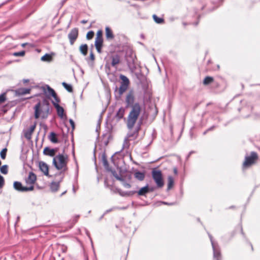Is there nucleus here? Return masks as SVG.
<instances>
[{"mask_svg": "<svg viewBox=\"0 0 260 260\" xmlns=\"http://www.w3.org/2000/svg\"><path fill=\"white\" fill-rule=\"evenodd\" d=\"M135 97L133 91H130L126 95L125 101L127 107H131V110L127 118L126 125L128 129L132 130L138 120L142 108L138 103L134 104Z\"/></svg>", "mask_w": 260, "mask_h": 260, "instance_id": "1", "label": "nucleus"}, {"mask_svg": "<svg viewBox=\"0 0 260 260\" xmlns=\"http://www.w3.org/2000/svg\"><path fill=\"white\" fill-rule=\"evenodd\" d=\"M50 104L46 100H43L42 103L39 102L35 106V117L38 119L42 114L43 118H46L50 112Z\"/></svg>", "mask_w": 260, "mask_h": 260, "instance_id": "2", "label": "nucleus"}, {"mask_svg": "<svg viewBox=\"0 0 260 260\" xmlns=\"http://www.w3.org/2000/svg\"><path fill=\"white\" fill-rule=\"evenodd\" d=\"M6 101L5 93H2L0 95V104L4 103Z\"/></svg>", "mask_w": 260, "mask_h": 260, "instance_id": "40", "label": "nucleus"}, {"mask_svg": "<svg viewBox=\"0 0 260 260\" xmlns=\"http://www.w3.org/2000/svg\"><path fill=\"white\" fill-rule=\"evenodd\" d=\"M208 235L213 248L214 260H221V256L219 246L213 241L212 236L210 234H208Z\"/></svg>", "mask_w": 260, "mask_h": 260, "instance_id": "9", "label": "nucleus"}, {"mask_svg": "<svg viewBox=\"0 0 260 260\" xmlns=\"http://www.w3.org/2000/svg\"><path fill=\"white\" fill-rule=\"evenodd\" d=\"M47 89L49 93L52 96H54L55 95V91L51 88L49 85H47Z\"/></svg>", "mask_w": 260, "mask_h": 260, "instance_id": "36", "label": "nucleus"}, {"mask_svg": "<svg viewBox=\"0 0 260 260\" xmlns=\"http://www.w3.org/2000/svg\"><path fill=\"white\" fill-rule=\"evenodd\" d=\"M52 103L54 107L56 109L58 115L62 118L63 117V114L64 112L63 108L62 107H61L58 104L55 103L53 101H52Z\"/></svg>", "mask_w": 260, "mask_h": 260, "instance_id": "18", "label": "nucleus"}, {"mask_svg": "<svg viewBox=\"0 0 260 260\" xmlns=\"http://www.w3.org/2000/svg\"><path fill=\"white\" fill-rule=\"evenodd\" d=\"M193 153H194V152L193 151H190L189 153L191 155V154H192Z\"/></svg>", "mask_w": 260, "mask_h": 260, "instance_id": "59", "label": "nucleus"}, {"mask_svg": "<svg viewBox=\"0 0 260 260\" xmlns=\"http://www.w3.org/2000/svg\"><path fill=\"white\" fill-rule=\"evenodd\" d=\"M124 112L125 108L123 107H121L117 111L115 117L116 118L117 120H120L123 117Z\"/></svg>", "mask_w": 260, "mask_h": 260, "instance_id": "19", "label": "nucleus"}, {"mask_svg": "<svg viewBox=\"0 0 260 260\" xmlns=\"http://www.w3.org/2000/svg\"><path fill=\"white\" fill-rule=\"evenodd\" d=\"M80 51L84 55L86 56L87 54L88 46L86 44H82L80 47Z\"/></svg>", "mask_w": 260, "mask_h": 260, "instance_id": "27", "label": "nucleus"}, {"mask_svg": "<svg viewBox=\"0 0 260 260\" xmlns=\"http://www.w3.org/2000/svg\"><path fill=\"white\" fill-rule=\"evenodd\" d=\"M153 18L154 21L157 24H161L164 22V20L162 18L158 17L156 15H153Z\"/></svg>", "mask_w": 260, "mask_h": 260, "instance_id": "31", "label": "nucleus"}, {"mask_svg": "<svg viewBox=\"0 0 260 260\" xmlns=\"http://www.w3.org/2000/svg\"><path fill=\"white\" fill-rule=\"evenodd\" d=\"M152 177L158 188H161L164 185L162 175L160 170H153L152 171Z\"/></svg>", "mask_w": 260, "mask_h": 260, "instance_id": "7", "label": "nucleus"}, {"mask_svg": "<svg viewBox=\"0 0 260 260\" xmlns=\"http://www.w3.org/2000/svg\"><path fill=\"white\" fill-rule=\"evenodd\" d=\"M51 59L52 57L49 54H46L41 57V60L44 61H49Z\"/></svg>", "mask_w": 260, "mask_h": 260, "instance_id": "33", "label": "nucleus"}, {"mask_svg": "<svg viewBox=\"0 0 260 260\" xmlns=\"http://www.w3.org/2000/svg\"><path fill=\"white\" fill-rule=\"evenodd\" d=\"M252 106L251 104L248 103L246 106L239 109V111L241 113L242 116L245 118L249 117L252 111Z\"/></svg>", "mask_w": 260, "mask_h": 260, "instance_id": "11", "label": "nucleus"}, {"mask_svg": "<svg viewBox=\"0 0 260 260\" xmlns=\"http://www.w3.org/2000/svg\"><path fill=\"white\" fill-rule=\"evenodd\" d=\"M23 81H24V83H26V82H28V80H24Z\"/></svg>", "mask_w": 260, "mask_h": 260, "instance_id": "57", "label": "nucleus"}, {"mask_svg": "<svg viewBox=\"0 0 260 260\" xmlns=\"http://www.w3.org/2000/svg\"><path fill=\"white\" fill-rule=\"evenodd\" d=\"M257 159V154L254 151L251 152L250 156H245V161L243 164V168H246L252 166L255 162Z\"/></svg>", "mask_w": 260, "mask_h": 260, "instance_id": "6", "label": "nucleus"}, {"mask_svg": "<svg viewBox=\"0 0 260 260\" xmlns=\"http://www.w3.org/2000/svg\"><path fill=\"white\" fill-rule=\"evenodd\" d=\"M78 166L77 164V166H76V177L78 176Z\"/></svg>", "mask_w": 260, "mask_h": 260, "instance_id": "49", "label": "nucleus"}, {"mask_svg": "<svg viewBox=\"0 0 260 260\" xmlns=\"http://www.w3.org/2000/svg\"><path fill=\"white\" fill-rule=\"evenodd\" d=\"M59 187V182H52L50 185V189L51 190L55 192L56 191Z\"/></svg>", "mask_w": 260, "mask_h": 260, "instance_id": "29", "label": "nucleus"}, {"mask_svg": "<svg viewBox=\"0 0 260 260\" xmlns=\"http://www.w3.org/2000/svg\"><path fill=\"white\" fill-rule=\"evenodd\" d=\"M120 79L121 80V81L120 82V86L118 89L119 97L127 90L129 84V79L125 76L120 75Z\"/></svg>", "mask_w": 260, "mask_h": 260, "instance_id": "8", "label": "nucleus"}, {"mask_svg": "<svg viewBox=\"0 0 260 260\" xmlns=\"http://www.w3.org/2000/svg\"><path fill=\"white\" fill-rule=\"evenodd\" d=\"M36 128V124L31 125L28 129L24 132V136L27 140H30L31 138L32 133Z\"/></svg>", "mask_w": 260, "mask_h": 260, "instance_id": "17", "label": "nucleus"}, {"mask_svg": "<svg viewBox=\"0 0 260 260\" xmlns=\"http://www.w3.org/2000/svg\"><path fill=\"white\" fill-rule=\"evenodd\" d=\"M13 186L15 190L20 192H26L34 189L33 185H30L29 187H24L22 186L20 182L18 181H15L13 184Z\"/></svg>", "mask_w": 260, "mask_h": 260, "instance_id": "10", "label": "nucleus"}, {"mask_svg": "<svg viewBox=\"0 0 260 260\" xmlns=\"http://www.w3.org/2000/svg\"><path fill=\"white\" fill-rule=\"evenodd\" d=\"M89 58L92 61H93L95 59L94 54L92 51L90 52Z\"/></svg>", "mask_w": 260, "mask_h": 260, "instance_id": "44", "label": "nucleus"}, {"mask_svg": "<svg viewBox=\"0 0 260 260\" xmlns=\"http://www.w3.org/2000/svg\"><path fill=\"white\" fill-rule=\"evenodd\" d=\"M5 181L3 177L0 175V188H2L4 185Z\"/></svg>", "mask_w": 260, "mask_h": 260, "instance_id": "42", "label": "nucleus"}, {"mask_svg": "<svg viewBox=\"0 0 260 260\" xmlns=\"http://www.w3.org/2000/svg\"><path fill=\"white\" fill-rule=\"evenodd\" d=\"M149 186L148 185H146L145 186L142 187L138 192L137 193L139 196H144L149 192Z\"/></svg>", "mask_w": 260, "mask_h": 260, "instance_id": "21", "label": "nucleus"}, {"mask_svg": "<svg viewBox=\"0 0 260 260\" xmlns=\"http://www.w3.org/2000/svg\"><path fill=\"white\" fill-rule=\"evenodd\" d=\"M37 179L36 175L32 172L29 173L28 176L26 179L27 184L33 185Z\"/></svg>", "mask_w": 260, "mask_h": 260, "instance_id": "15", "label": "nucleus"}, {"mask_svg": "<svg viewBox=\"0 0 260 260\" xmlns=\"http://www.w3.org/2000/svg\"><path fill=\"white\" fill-rule=\"evenodd\" d=\"M94 36V32L92 30L88 31L86 35V38L88 40L91 39Z\"/></svg>", "mask_w": 260, "mask_h": 260, "instance_id": "37", "label": "nucleus"}, {"mask_svg": "<svg viewBox=\"0 0 260 260\" xmlns=\"http://www.w3.org/2000/svg\"><path fill=\"white\" fill-rule=\"evenodd\" d=\"M190 156V154L189 153V154L187 155V157H186V159H188V158L189 157V156Z\"/></svg>", "mask_w": 260, "mask_h": 260, "instance_id": "56", "label": "nucleus"}, {"mask_svg": "<svg viewBox=\"0 0 260 260\" xmlns=\"http://www.w3.org/2000/svg\"><path fill=\"white\" fill-rule=\"evenodd\" d=\"M174 171L175 174H177V169L175 168L174 170Z\"/></svg>", "mask_w": 260, "mask_h": 260, "instance_id": "55", "label": "nucleus"}, {"mask_svg": "<svg viewBox=\"0 0 260 260\" xmlns=\"http://www.w3.org/2000/svg\"><path fill=\"white\" fill-rule=\"evenodd\" d=\"M1 172L3 174H7L8 173V166L7 165H3L1 168Z\"/></svg>", "mask_w": 260, "mask_h": 260, "instance_id": "34", "label": "nucleus"}, {"mask_svg": "<svg viewBox=\"0 0 260 260\" xmlns=\"http://www.w3.org/2000/svg\"><path fill=\"white\" fill-rule=\"evenodd\" d=\"M241 233L243 235H244V233H243V229L242 228H241Z\"/></svg>", "mask_w": 260, "mask_h": 260, "instance_id": "62", "label": "nucleus"}, {"mask_svg": "<svg viewBox=\"0 0 260 260\" xmlns=\"http://www.w3.org/2000/svg\"><path fill=\"white\" fill-rule=\"evenodd\" d=\"M163 203L164 204H166V205H174V203H168L167 202H163Z\"/></svg>", "mask_w": 260, "mask_h": 260, "instance_id": "52", "label": "nucleus"}, {"mask_svg": "<svg viewBox=\"0 0 260 260\" xmlns=\"http://www.w3.org/2000/svg\"><path fill=\"white\" fill-rule=\"evenodd\" d=\"M7 151V148H4L0 153L1 157L3 159L6 158Z\"/></svg>", "mask_w": 260, "mask_h": 260, "instance_id": "35", "label": "nucleus"}, {"mask_svg": "<svg viewBox=\"0 0 260 260\" xmlns=\"http://www.w3.org/2000/svg\"><path fill=\"white\" fill-rule=\"evenodd\" d=\"M67 0H63L62 2V4L66 2Z\"/></svg>", "mask_w": 260, "mask_h": 260, "instance_id": "60", "label": "nucleus"}, {"mask_svg": "<svg viewBox=\"0 0 260 260\" xmlns=\"http://www.w3.org/2000/svg\"><path fill=\"white\" fill-rule=\"evenodd\" d=\"M49 140L53 143H57L58 142V139L56 137V134L54 132H51L48 136Z\"/></svg>", "mask_w": 260, "mask_h": 260, "instance_id": "23", "label": "nucleus"}, {"mask_svg": "<svg viewBox=\"0 0 260 260\" xmlns=\"http://www.w3.org/2000/svg\"><path fill=\"white\" fill-rule=\"evenodd\" d=\"M168 190H170L172 188L174 185V178L172 176H169L168 178Z\"/></svg>", "mask_w": 260, "mask_h": 260, "instance_id": "28", "label": "nucleus"}, {"mask_svg": "<svg viewBox=\"0 0 260 260\" xmlns=\"http://www.w3.org/2000/svg\"><path fill=\"white\" fill-rule=\"evenodd\" d=\"M103 40L102 38V31L101 30H99L97 32V37L96 38L95 40Z\"/></svg>", "mask_w": 260, "mask_h": 260, "instance_id": "38", "label": "nucleus"}, {"mask_svg": "<svg viewBox=\"0 0 260 260\" xmlns=\"http://www.w3.org/2000/svg\"><path fill=\"white\" fill-rule=\"evenodd\" d=\"M68 160L67 155L59 154L54 157L52 164L57 170H62L63 172H65L68 170Z\"/></svg>", "mask_w": 260, "mask_h": 260, "instance_id": "3", "label": "nucleus"}, {"mask_svg": "<svg viewBox=\"0 0 260 260\" xmlns=\"http://www.w3.org/2000/svg\"><path fill=\"white\" fill-rule=\"evenodd\" d=\"M142 124V120L139 122L138 125L135 127L134 131H129L127 134L126 137L125 138L122 146V149L128 148L129 146V141L136 139L139 136V132L141 128Z\"/></svg>", "mask_w": 260, "mask_h": 260, "instance_id": "4", "label": "nucleus"}, {"mask_svg": "<svg viewBox=\"0 0 260 260\" xmlns=\"http://www.w3.org/2000/svg\"><path fill=\"white\" fill-rule=\"evenodd\" d=\"M62 85L64 87V88L69 92H71L73 91V87L71 85L68 84L66 82H63Z\"/></svg>", "mask_w": 260, "mask_h": 260, "instance_id": "32", "label": "nucleus"}, {"mask_svg": "<svg viewBox=\"0 0 260 260\" xmlns=\"http://www.w3.org/2000/svg\"><path fill=\"white\" fill-rule=\"evenodd\" d=\"M86 234H87V236H88L89 238H90L91 242V244H92V242L91 239L89 235V233H88V231L86 232Z\"/></svg>", "mask_w": 260, "mask_h": 260, "instance_id": "53", "label": "nucleus"}, {"mask_svg": "<svg viewBox=\"0 0 260 260\" xmlns=\"http://www.w3.org/2000/svg\"><path fill=\"white\" fill-rule=\"evenodd\" d=\"M25 52L24 51L16 52L13 53V55L15 56H22L24 55Z\"/></svg>", "mask_w": 260, "mask_h": 260, "instance_id": "39", "label": "nucleus"}, {"mask_svg": "<svg viewBox=\"0 0 260 260\" xmlns=\"http://www.w3.org/2000/svg\"><path fill=\"white\" fill-rule=\"evenodd\" d=\"M78 37V29L74 28L72 29L68 34V38L71 45H73Z\"/></svg>", "mask_w": 260, "mask_h": 260, "instance_id": "12", "label": "nucleus"}, {"mask_svg": "<svg viewBox=\"0 0 260 260\" xmlns=\"http://www.w3.org/2000/svg\"><path fill=\"white\" fill-rule=\"evenodd\" d=\"M197 24H198V22H196V23L194 24V25H197Z\"/></svg>", "mask_w": 260, "mask_h": 260, "instance_id": "64", "label": "nucleus"}, {"mask_svg": "<svg viewBox=\"0 0 260 260\" xmlns=\"http://www.w3.org/2000/svg\"><path fill=\"white\" fill-rule=\"evenodd\" d=\"M215 127V126H212L210 127V128H209L207 129V131H210L213 130Z\"/></svg>", "mask_w": 260, "mask_h": 260, "instance_id": "50", "label": "nucleus"}, {"mask_svg": "<svg viewBox=\"0 0 260 260\" xmlns=\"http://www.w3.org/2000/svg\"><path fill=\"white\" fill-rule=\"evenodd\" d=\"M81 23L82 24H85L87 22V20H83L81 21Z\"/></svg>", "mask_w": 260, "mask_h": 260, "instance_id": "51", "label": "nucleus"}, {"mask_svg": "<svg viewBox=\"0 0 260 260\" xmlns=\"http://www.w3.org/2000/svg\"><path fill=\"white\" fill-rule=\"evenodd\" d=\"M207 132H208L207 130L206 131L204 132L203 134L205 135L207 133Z\"/></svg>", "mask_w": 260, "mask_h": 260, "instance_id": "61", "label": "nucleus"}, {"mask_svg": "<svg viewBox=\"0 0 260 260\" xmlns=\"http://www.w3.org/2000/svg\"><path fill=\"white\" fill-rule=\"evenodd\" d=\"M211 83L216 85L217 86H218L219 85L217 84L216 82L214 81V78L212 77L207 76L203 80V84L205 85H208Z\"/></svg>", "mask_w": 260, "mask_h": 260, "instance_id": "20", "label": "nucleus"}, {"mask_svg": "<svg viewBox=\"0 0 260 260\" xmlns=\"http://www.w3.org/2000/svg\"><path fill=\"white\" fill-rule=\"evenodd\" d=\"M106 31V37L108 40H112L114 38V36L113 34L112 30L108 26L105 28Z\"/></svg>", "mask_w": 260, "mask_h": 260, "instance_id": "22", "label": "nucleus"}, {"mask_svg": "<svg viewBox=\"0 0 260 260\" xmlns=\"http://www.w3.org/2000/svg\"><path fill=\"white\" fill-rule=\"evenodd\" d=\"M83 256L84 260H88V257L87 254L85 252H83Z\"/></svg>", "mask_w": 260, "mask_h": 260, "instance_id": "47", "label": "nucleus"}, {"mask_svg": "<svg viewBox=\"0 0 260 260\" xmlns=\"http://www.w3.org/2000/svg\"><path fill=\"white\" fill-rule=\"evenodd\" d=\"M116 209H118V208H117V207H113V208H111V209H109V210H107L105 212V214H107L108 213H109V212H111V211H113V210Z\"/></svg>", "mask_w": 260, "mask_h": 260, "instance_id": "45", "label": "nucleus"}, {"mask_svg": "<svg viewBox=\"0 0 260 260\" xmlns=\"http://www.w3.org/2000/svg\"><path fill=\"white\" fill-rule=\"evenodd\" d=\"M111 172L115 178L120 181L125 188H129L131 187V185L129 183L132 179L131 174L127 173L125 174H118L115 171H111Z\"/></svg>", "mask_w": 260, "mask_h": 260, "instance_id": "5", "label": "nucleus"}, {"mask_svg": "<svg viewBox=\"0 0 260 260\" xmlns=\"http://www.w3.org/2000/svg\"><path fill=\"white\" fill-rule=\"evenodd\" d=\"M73 192H74V193H75L76 190H75V188H74V186H73Z\"/></svg>", "mask_w": 260, "mask_h": 260, "instance_id": "58", "label": "nucleus"}, {"mask_svg": "<svg viewBox=\"0 0 260 260\" xmlns=\"http://www.w3.org/2000/svg\"><path fill=\"white\" fill-rule=\"evenodd\" d=\"M57 148H50L46 147L44 149L43 153L45 155H48L51 157H54L55 153L57 152Z\"/></svg>", "mask_w": 260, "mask_h": 260, "instance_id": "14", "label": "nucleus"}, {"mask_svg": "<svg viewBox=\"0 0 260 260\" xmlns=\"http://www.w3.org/2000/svg\"><path fill=\"white\" fill-rule=\"evenodd\" d=\"M149 192H152L154 190V187H149Z\"/></svg>", "mask_w": 260, "mask_h": 260, "instance_id": "48", "label": "nucleus"}, {"mask_svg": "<svg viewBox=\"0 0 260 260\" xmlns=\"http://www.w3.org/2000/svg\"><path fill=\"white\" fill-rule=\"evenodd\" d=\"M30 88H21L18 89L16 92L18 94L24 95V94L29 93L30 92Z\"/></svg>", "mask_w": 260, "mask_h": 260, "instance_id": "25", "label": "nucleus"}, {"mask_svg": "<svg viewBox=\"0 0 260 260\" xmlns=\"http://www.w3.org/2000/svg\"><path fill=\"white\" fill-rule=\"evenodd\" d=\"M106 214H105V213L101 216V217H100L99 220H101L103 218V217L104 216V215H105Z\"/></svg>", "mask_w": 260, "mask_h": 260, "instance_id": "54", "label": "nucleus"}, {"mask_svg": "<svg viewBox=\"0 0 260 260\" xmlns=\"http://www.w3.org/2000/svg\"><path fill=\"white\" fill-rule=\"evenodd\" d=\"M135 177L140 181H142L144 179L145 174L140 171H137L135 173Z\"/></svg>", "mask_w": 260, "mask_h": 260, "instance_id": "24", "label": "nucleus"}, {"mask_svg": "<svg viewBox=\"0 0 260 260\" xmlns=\"http://www.w3.org/2000/svg\"><path fill=\"white\" fill-rule=\"evenodd\" d=\"M118 192L121 196H132L136 192L135 191H122L121 190H119Z\"/></svg>", "mask_w": 260, "mask_h": 260, "instance_id": "30", "label": "nucleus"}, {"mask_svg": "<svg viewBox=\"0 0 260 260\" xmlns=\"http://www.w3.org/2000/svg\"><path fill=\"white\" fill-rule=\"evenodd\" d=\"M69 122L72 127L73 128H74V127H75V123H74V122L73 121V120H72V119H70V120H69Z\"/></svg>", "mask_w": 260, "mask_h": 260, "instance_id": "46", "label": "nucleus"}, {"mask_svg": "<svg viewBox=\"0 0 260 260\" xmlns=\"http://www.w3.org/2000/svg\"><path fill=\"white\" fill-rule=\"evenodd\" d=\"M66 192V191H64L63 192H62L61 194V196H62L63 194H64Z\"/></svg>", "mask_w": 260, "mask_h": 260, "instance_id": "63", "label": "nucleus"}, {"mask_svg": "<svg viewBox=\"0 0 260 260\" xmlns=\"http://www.w3.org/2000/svg\"><path fill=\"white\" fill-rule=\"evenodd\" d=\"M39 168L40 170L43 172L45 175L47 176H49L48 166L45 162L43 161H40L39 162Z\"/></svg>", "mask_w": 260, "mask_h": 260, "instance_id": "16", "label": "nucleus"}, {"mask_svg": "<svg viewBox=\"0 0 260 260\" xmlns=\"http://www.w3.org/2000/svg\"><path fill=\"white\" fill-rule=\"evenodd\" d=\"M103 45V40H95V46L96 49L99 53H101V49Z\"/></svg>", "mask_w": 260, "mask_h": 260, "instance_id": "26", "label": "nucleus"}, {"mask_svg": "<svg viewBox=\"0 0 260 260\" xmlns=\"http://www.w3.org/2000/svg\"><path fill=\"white\" fill-rule=\"evenodd\" d=\"M52 97L54 98V99L55 100V101H54L55 103L58 104L60 102V100L57 97L56 93L55 94V95L54 96H52Z\"/></svg>", "mask_w": 260, "mask_h": 260, "instance_id": "43", "label": "nucleus"}, {"mask_svg": "<svg viewBox=\"0 0 260 260\" xmlns=\"http://www.w3.org/2000/svg\"><path fill=\"white\" fill-rule=\"evenodd\" d=\"M103 162L105 168L107 169V167H108L109 165L108 161L105 157H104L103 158Z\"/></svg>", "mask_w": 260, "mask_h": 260, "instance_id": "41", "label": "nucleus"}, {"mask_svg": "<svg viewBox=\"0 0 260 260\" xmlns=\"http://www.w3.org/2000/svg\"><path fill=\"white\" fill-rule=\"evenodd\" d=\"M111 59V66L113 67H116L117 64L120 63V56L117 53H114L110 56Z\"/></svg>", "mask_w": 260, "mask_h": 260, "instance_id": "13", "label": "nucleus"}]
</instances>
